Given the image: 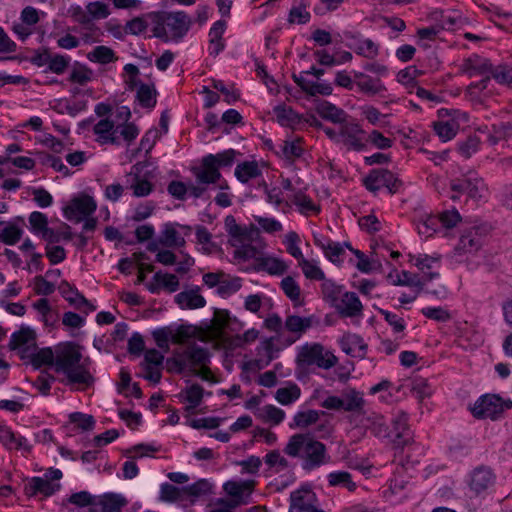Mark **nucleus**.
Masks as SVG:
<instances>
[{"label": "nucleus", "mask_w": 512, "mask_h": 512, "mask_svg": "<svg viewBox=\"0 0 512 512\" xmlns=\"http://www.w3.org/2000/svg\"><path fill=\"white\" fill-rule=\"evenodd\" d=\"M334 307L342 317H357L362 314L363 310L362 303L354 292L341 294Z\"/></svg>", "instance_id": "9"}, {"label": "nucleus", "mask_w": 512, "mask_h": 512, "mask_svg": "<svg viewBox=\"0 0 512 512\" xmlns=\"http://www.w3.org/2000/svg\"><path fill=\"white\" fill-rule=\"evenodd\" d=\"M261 175V170L256 161H245L236 166L235 176L242 182L247 183L250 179Z\"/></svg>", "instance_id": "25"}, {"label": "nucleus", "mask_w": 512, "mask_h": 512, "mask_svg": "<svg viewBox=\"0 0 512 512\" xmlns=\"http://www.w3.org/2000/svg\"><path fill=\"white\" fill-rule=\"evenodd\" d=\"M241 288V279L238 277L228 279L227 276L223 277L218 288L217 293L222 296H228L237 292Z\"/></svg>", "instance_id": "48"}, {"label": "nucleus", "mask_w": 512, "mask_h": 512, "mask_svg": "<svg viewBox=\"0 0 512 512\" xmlns=\"http://www.w3.org/2000/svg\"><path fill=\"white\" fill-rule=\"evenodd\" d=\"M157 91L154 85L140 83L136 93V99L144 108H153L156 105Z\"/></svg>", "instance_id": "26"}, {"label": "nucleus", "mask_w": 512, "mask_h": 512, "mask_svg": "<svg viewBox=\"0 0 512 512\" xmlns=\"http://www.w3.org/2000/svg\"><path fill=\"white\" fill-rule=\"evenodd\" d=\"M196 336V330L192 325H179L176 328L172 326V343L184 344L190 338Z\"/></svg>", "instance_id": "41"}, {"label": "nucleus", "mask_w": 512, "mask_h": 512, "mask_svg": "<svg viewBox=\"0 0 512 512\" xmlns=\"http://www.w3.org/2000/svg\"><path fill=\"white\" fill-rule=\"evenodd\" d=\"M280 286L285 295L295 303L300 304L301 290L299 285L296 283L293 277L286 276L282 279Z\"/></svg>", "instance_id": "39"}, {"label": "nucleus", "mask_w": 512, "mask_h": 512, "mask_svg": "<svg viewBox=\"0 0 512 512\" xmlns=\"http://www.w3.org/2000/svg\"><path fill=\"white\" fill-rule=\"evenodd\" d=\"M202 169L195 168L194 174L200 184H214L221 178V173L217 167H214L210 162L203 158Z\"/></svg>", "instance_id": "21"}, {"label": "nucleus", "mask_w": 512, "mask_h": 512, "mask_svg": "<svg viewBox=\"0 0 512 512\" xmlns=\"http://www.w3.org/2000/svg\"><path fill=\"white\" fill-rule=\"evenodd\" d=\"M339 135L344 138V144L355 151H362L365 144L359 135L364 134V131L357 123L347 122L346 120L340 124Z\"/></svg>", "instance_id": "10"}, {"label": "nucleus", "mask_w": 512, "mask_h": 512, "mask_svg": "<svg viewBox=\"0 0 512 512\" xmlns=\"http://www.w3.org/2000/svg\"><path fill=\"white\" fill-rule=\"evenodd\" d=\"M87 11L89 16L94 19H104L110 14L108 5L102 2H91L87 5Z\"/></svg>", "instance_id": "63"}, {"label": "nucleus", "mask_w": 512, "mask_h": 512, "mask_svg": "<svg viewBox=\"0 0 512 512\" xmlns=\"http://www.w3.org/2000/svg\"><path fill=\"white\" fill-rule=\"evenodd\" d=\"M278 122L282 125L293 126L300 124L303 116L296 113L292 108L285 105H278L274 108Z\"/></svg>", "instance_id": "27"}, {"label": "nucleus", "mask_w": 512, "mask_h": 512, "mask_svg": "<svg viewBox=\"0 0 512 512\" xmlns=\"http://www.w3.org/2000/svg\"><path fill=\"white\" fill-rule=\"evenodd\" d=\"M187 366H206L210 362V352L207 348L198 346L196 343H189L185 349Z\"/></svg>", "instance_id": "16"}, {"label": "nucleus", "mask_w": 512, "mask_h": 512, "mask_svg": "<svg viewBox=\"0 0 512 512\" xmlns=\"http://www.w3.org/2000/svg\"><path fill=\"white\" fill-rule=\"evenodd\" d=\"M183 488H178L169 483H163L160 489V500L164 502H174L181 498Z\"/></svg>", "instance_id": "53"}, {"label": "nucleus", "mask_w": 512, "mask_h": 512, "mask_svg": "<svg viewBox=\"0 0 512 512\" xmlns=\"http://www.w3.org/2000/svg\"><path fill=\"white\" fill-rule=\"evenodd\" d=\"M340 344L342 350L348 355H352L356 347L362 351L367 349V345L364 344L363 339L357 334H345L342 337Z\"/></svg>", "instance_id": "35"}, {"label": "nucleus", "mask_w": 512, "mask_h": 512, "mask_svg": "<svg viewBox=\"0 0 512 512\" xmlns=\"http://www.w3.org/2000/svg\"><path fill=\"white\" fill-rule=\"evenodd\" d=\"M355 52L368 59L375 58L379 53V47L371 39L359 41L355 48Z\"/></svg>", "instance_id": "50"}, {"label": "nucleus", "mask_w": 512, "mask_h": 512, "mask_svg": "<svg viewBox=\"0 0 512 512\" xmlns=\"http://www.w3.org/2000/svg\"><path fill=\"white\" fill-rule=\"evenodd\" d=\"M361 424L371 433L378 438L389 437V427L381 415H364L361 420Z\"/></svg>", "instance_id": "15"}, {"label": "nucleus", "mask_w": 512, "mask_h": 512, "mask_svg": "<svg viewBox=\"0 0 512 512\" xmlns=\"http://www.w3.org/2000/svg\"><path fill=\"white\" fill-rule=\"evenodd\" d=\"M150 17L155 24L152 29L153 37L163 42L180 41L189 31L190 17L182 11L179 12H154Z\"/></svg>", "instance_id": "2"}, {"label": "nucleus", "mask_w": 512, "mask_h": 512, "mask_svg": "<svg viewBox=\"0 0 512 512\" xmlns=\"http://www.w3.org/2000/svg\"><path fill=\"white\" fill-rule=\"evenodd\" d=\"M88 57L90 60L97 61L101 64H107L116 59L114 51L107 46L95 47L94 50L89 53Z\"/></svg>", "instance_id": "47"}, {"label": "nucleus", "mask_w": 512, "mask_h": 512, "mask_svg": "<svg viewBox=\"0 0 512 512\" xmlns=\"http://www.w3.org/2000/svg\"><path fill=\"white\" fill-rule=\"evenodd\" d=\"M479 143V138L476 135H471L459 144V151L465 158H470L478 150Z\"/></svg>", "instance_id": "62"}, {"label": "nucleus", "mask_w": 512, "mask_h": 512, "mask_svg": "<svg viewBox=\"0 0 512 512\" xmlns=\"http://www.w3.org/2000/svg\"><path fill=\"white\" fill-rule=\"evenodd\" d=\"M127 504V500L119 494H106L101 500L102 512H121L122 507Z\"/></svg>", "instance_id": "32"}, {"label": "nucleus", "mask_w": 512, "mask_h": 512, "mask_svg": "<svg viewBox=\"0 0 512 512\" xmlns=\"http://www.w3.org/2000/svg\"><path fill=\"white\" fill-rule=\"evenodd\" d=\"M474 417L478 419H498L503 413L502 399L495 394L481 396L471 409Z\"/></svg>", "instance_id": "6"}, {"label": "nucleus", "mask_w": 512, "mask_h": 512, "mask_svg": "<svg viewBox=\"0 0 512 512\" xmlns=\"http://www.w3.org/2000/svg\"><path fill=\"white\" fill-rule=\"evenodd\" d=\"M35 339V332L29 327H21V329L17 332H14L11 335V339L9 342V349L16 350L22 345L29 343L30 341Z\"/></svg>", "instance_id": "33"}, {"label": "nucleus", "mask_w": 512, "mask_h": 512, "mask_svg": "<svg viewBox=\"0 0 512 512\" xmlns=\"http://www.w3.org/2000/svg\"><path fill=\"white\" fill-rule=\"evenodd\" d=\"M322 292L325 299L329 300L334 306V304L339 300V297L342 294V287L336 285L330 279H324L322 283Z\"/></svg>", "instance_id": "49"}, {"label": "nucleus", "mask_w": 512, "mask_h": 512, "mask_svg": "<svg viewBox=\"0 0 512 512\" xmlns=\"http://www.w3.org/2000/svg\"><path fill=\"white\" fill-rule=\"evenodd\" d=\"M328 481L331 486H343L349 491L356 489V484L352 481V476L347 471L332 472L328 475Z\"/></svg>", "instance_id": "40"}, {"label": "nucleus", "mask_w": 512, "mask_h": 512, "mask_svg": "<svg viewBox=\"0 0 512 512\" xmlns=\"http://www.w3.org/2000/svg\"><path fill=\"white\" fill-rule=\"evenodd\" d=\"M493 65L486 59L481 60L479 62H473L472 60H467L465 63V71L470 75H484L490 74L492 71Z\"/></svg>", "instance_id": "46"}, {"label": "nucleus", "mask_w": 512, "mask_h": 512, "mask_svg": "<svg viewBox=\"0 0 512 512\" xmlns=\"http://www.w3.org/2000/svg\"><path fill=\"white\" fill-rule=\"evenodd\" d=\"M254 485V480L228 481L223 488L232 498L247 500L254 489Z\"/></svg>", "instance_id": "17"}, {"label": "nucleus", "mask_w": 512, "mask_h": 512, "mask_svg": "<svg viewBox=\"0 0 512 512\" xmlns=\"http://www.w3.org/2000/svg\"><path fill=\"white\" fill-rule=\"evenodd\" d=\"M480 185H483L479 179L466 178L464 180L452 181L451 189L455 192H466L471 198L481 197Z\"/></svg>", "instance_id": "22"}, {"label": "nucleus", "mask_w": 512, "mask_h": 512, "mask_svg": "<svg viewBox=\"0 0 512 512\" xmlns=\"http://www.w3.org/2000/svg\"><path fill=\"white\" fill-rule=\"evenodd\" d=\"M56 356L52 348H42L31 356V364L36 368H40L42 365H55Z\"/></svg>", "instance_id": "38"}, {"label": "nucleus", "mask_w": 512, "mask_h": 512, "mask_svg": "<svg viewBox=\"0 0 512 512\" xmlns=\"http://www.w3.org/2000/svg\"><path fill=\"white\" fill-rule=\"evenodd\" d=\"M236 155L235 150L229 149L217 155L209 154L204 158L207 160V164L210 162L214 167L219 168L220 166H229L233 163Z\"/></svg>", "instance_id": "43"}, {"label": "nucleus", "mask_w": 512, "mask_h": 512, "mask_svg": "<svg viewBox=\"0 0 512 512\" xmlns=\"http://www.w3.org/2000/svg\"><path fill=\"white\" fill-rule=\"evenodd\" d=\"M29 223L36 234H41L48 227V218L45 214L34 211L29 216Z\"/></svg>", "instance_id": "57"}, {"label": "nucleus", "mask_w": 512, "mask_h": 512, "mask_svg": "<svg viewBox=\"0 0 512 512\" xmlns=\"http://www.w3.org/2000/svg\"><path fill=\"white\" fill-rule=\"evenodd\" d=\"M23 230L14 224H8L0 232V242L6 245L16 244L22 237Z\"/></svg>", "instance_id": "44"}, {"label": "nucleus", "mask_w": 512, "mask_h": 512, "mask_svg": "<svg viewBox=\"0 0 512 512\" xmlns=\"http://www.w3.org/2000/svg\"><path fill=\"white\" fill-rule=\"evenodd\" d=\"M284 452L291 457L301 458L305 471H312L330 462L326 446L310 433L291 436Z\"/></svg>", "instance_id": "1"}, {"label": "nucleus", "mask_w": 512, "mask_h": 512, "mask_svg": "<svg viewBox=\"0 0 512 512\" xmlns=\"http://www.w3.org/2000/svg\"><path fill=\"white\" fill-rule=\"evenodd\" d=\"M199 288L183 291L175 296L176 303L181 308L196 309L202 308L206 304V300L198 293Z\"/></svg>", "instance_id": "18"}, {"label": "nucleus", "mask_w": 512, "mask_h": 512, "mask_svg": "<svg viewBox=\"0 0 512 512\" xmlns=\"http://www.w3.org/2000/svg\"><path fill=\"white\" fill-rule=\"evenodd\" d=\"M71 423H74L83 431H90L94 428L95 419L92 415L74 412L69 415Z\"/></svg>", "instance_id": "51"}, {"label": "nucleus", "mask_w": 512, "mask_h": 512, "mask_svg": "<svg viewBox=\"0 0 512 512\" xmlns=\"http://www.w3.org/2000/svg\"><path fill=\"white\" fill-rule=\"evenodd\" d=\"M185 392L186 400L190 403V407L193 409L198 407L203 398V387L195 383L188 387Z\"/></svg>", "instance_id": "58"}, {"label": "nucleus", "mask_w": 512, "mask_h": 512, "mask_svg": "<svg viewBox=\"0 0 512 512\" xmlns=\"http://www.w3.org/2000/svg\"><path fill=\"white\" fill-rule=\"evenodd\" d=\"M69 66V58L60 55H50V60L48 62V70L55 74H62L66 68Z\"/></svg>", "instance_id": "59"}, {"label": "nucleus", "mask_w": 512, "mask_h": 512, "mask_svg": "<svg viewBox=\"0 0 512 512\" xmlns=\"http://www.w3.org/2000/svg\"><path fill=\"white\" fill-rule=\"evenodd\" d=\"M358 77H360L361 80L357 81L356 85L361 92L368 95H375L384 90V86L379 79H374L362 73Z\"/></svg>", "instance_id": "29"}, {"label": "nucleus", "mask_w": 512, "mask_h": 512, "mask_svg": "<svg viewBox=\"0 0 512 512\" xmlns=\"http://www.w3.org/2000/svg\"><path fill=\"white\" fill-rule=\"evenodd\" d=\"M82 354L78 346L72 342L66 343L57 351L55 370L63 372L69 382L90 385L94 378L89 371L80 364Z\"/></svg>", "instance_id": "3"}, {"label": "nucleus", "mask_w": 512, "mask_h": 512, "mask_svg": "<svg viewBox=\"0 0 512 512\" xmlns=\"http://www.w3.org/2000/svg\"><path fill=\"white\" fill-rule=\"evenodd\" d=\"M421 312L427 318L438 322H447L451 318L450 313L442 307H426Z\"/></svg>", "instance_id": "60"}, {"label": "nucleus", "mask_w": 512, "mask_h": 512, "mask_svg": "<svg viewBox=\"0 0 512 512\" xmlns=\"http://www.w3.org/2000/svg\"><path fill=\"white\" fill-rule=\"evenodd\" d=\"M292 201L299 207L301 213L306 214L310 211H319V208L313 203V201L301 191L295 193Z\"/></svg>", "instance_id": "54"}, {"label": "nucleus", "mask_w": 512, "mask_h": 512, "mask_svg": "<svg viewBox=\"0 0 512 512\" xmlns=\"http://www.w3.org/2000/svg\"><path fill=\"white\" fill-rule=\"evenodd\" d=\"M152 336L158 347H166V343L172 342V326H165L152 331Z\"/></svg>", "instance_id": "64"}, {"label": "nucleus", "mask_w": 512, "mask_h": 512, "mask_svg": "<svg viewBox=\"0 0 512 512\" xmlns=\"http://www.w3.org/2000/svg\"><path fill=\"white\" fill-rule=\"evenodd\" d=\"M97 208L94 199L89 195L74 197L70 204L63 209L64 216L75 222H81L83 217L92 215Z\"/></svg>", "instance_id": "7"}, {"label": "nucleus", "mask_w": 512, "mask_h": 512, "mask_svg": "<svg viewBox=\"0 0 512 512\" xmlns=\"http://www.w3.org/2000/svg\"><path fill=\"white\" fill-rule=\"evenodd\" d=\"M320 412L316 410L300 411L295 414L293 418V424H290L291 428H306L318 421Z\"/></svg>", "instance_id": "31"}, {"label": "nucleus", "mask_w": 512, "mask_h": 512, "mask_svg": "<svg viewBox=\"0 0 512 512\" xmlns=\"http://www.w3.org/2000/svg\"><path fill=\"white\" fill-rule=\"evenodd\" d=\"M139 174V164H136L132 167V171L129 174L133 177V182L131 183L130 188L133 190V195L135 197H144L152 192L153 186L149 181L140 179Z\"/></svg>", "instance_id": "24"}, {"label": "nucleus", "mask_w": 512, "mask_h": 512, "mask_svg": "<svg viewBox=\"0 0 512 512\" xmlns=\"http://www.w3.org/2000/svg\"><path fill=\"white\" fill-rule=\"evenodd\" d=\"M315 110L323 119L335 124H342L347 119L344 110L326 100H317Z\"/></svg>", "instance_id": "12"}, {"label": "nucleus", "mask_w": 512, "mask_h": 512, "mask_svg": "<svg viewBox=\"0 0 512 512\" xmlns=\"http://www.w3.org/2000/svg\"><path fill=\"white\" fill-rule=\"evenodd\" d=\"M301 391L296 384L288 387L279 388L276 391L275 398L282 405H289L300 397Z\"/></svg>", "instance_id": "34"}, {"label": "nucleus", "mask_w": 512, "mask_h": 512, "mask_svg": "<svg viewBox=\"0 0 512 512\" xmlns=\"http://www.w3.org/2000/svg\"><path fill=\"white\" fill-rule=\"evenodd\" d=\"M256 271H266L270 275H283L288 266L284 261L272 257H259L254 267Z\"/></svg>", "instance_id": "19"}, {"label": "nucleus", "mask_w": 512, "mask_h": 512, "mask_svg": "<svg viewBox=\"0 0 512 512\" xmlns=\"http://www.w3.org/2000/svg\"><path fill=\"white\" fill-rule=\"evenodd\" d=\"M153 280L160 283L168 292H175L179 289V280L174 274L156 272L153 276Z\"/></svg>", "instance_id": "45"}, {"label": "nucleus", "mask_w": 512, "mask_h": 512, "mask_svg": "<svg viewBox=\"0 0 512 512\" xmlns=\"http://www.w3.org/2000/svg\"><path fill=\"white\" fill-rule=\"evenodd\" d=\"M258 417L265 422H272L273 424L278 425L283 421L285 412L273 405H265L259 410Z\"/></svg>", "instance_id": "36"}, {"label": "nucleus", "mask_w": 512, "mask_h": 512, "mask_svg": "<svg viewBox=\"0 0 512 512\" xmlns=\"http://www.w3.org/2000/svg\"><path fill=\"white\" fill-rule=\"evenodd\" d=\"M481 246V238L478 235L477 231L470 230L467 233H464L459 241V247L464 252H475Z\"/></svg>", "instance_id": "37"}, {"label": "nucleus", "mask_w": 512, "mask_h": 512, "mask_svg": "<svg viewBox=\"0 0 512 512\" xmlns=\"http://www.w3.org/2000/svg\"><path fill=\"white\" fill-rule=\"evenodd\" d=\"M364 185L370 192L376 193L381 187H386L390 194L398 192L402 181L390 170L373 169L363 180Z\"/></svg>", "instance_id": "5"}, {"label": "nucleus", "mask_w": 512, "mask_h": 512, "mask_svg": "<svg viewBox=\"0 0 512 512\" xmlns=\"http://www.w3.org/2000/svg\"><path fill=\"white\" fill-rule=\"evenodd\" d=\"M299 265L302 267L306 278L322 281L325 279L323 271L317 265L312 264L307 259L302 258V260L299 261Z\"/></svg>", "instance_id": "56"}, {"label": "nucleus", "mask_w": 512, "mask_h": 512, "mask_svg": "<svg viewBox=\"0 0 512 512\" xmlns=\"http://www.w3.org/2000/svg\"><path fill=\"white\" fill-rule=\"evenodd\" d=\"M92 76L93 71L90 68L86 67L85 65L76 63L69 76V81L80 85H85L87 82L91 81Z\"/></svg>", "instance_id": "42"}, {"label": "nucleus", "mask_w": 512, "mask_h": 512, "mask_svg": "<svg viewBox=\"0 0 512 512\" xmlns=\"http://www.w3.org/2000/svg\"><path fill=\"white\" fill-rule=\"evenodd\" d=\"M158 243L166 247H181L185 244V240L179 236L172 224H165Z\"/></svg>", "instance_id": "28"}, {"label": "nucleus", "mask_w": 512, "mask_h": 512, "mask_svg": "<svg viewBox=\"0 0 512 512\" xmlns=\"http://www.w3.org/2000/svg\"><path fill=\"white\" fill-rule=\"evenodd\" d=\"M342 401L344 403L343 409L349 412H356L362 417L365 415L363 410L365 405V400L362 397V394L354 389H350L346 391L342 396Z\"/></svg>", "instance_id": "20"}, {"label": "nucleus", "mask_w": 512, "mask_h": 512, "mask_svg": "<svg viewBox=\"0 0 512 512\" xmlns=\"http://www.w3.org/2000/svg\"><path fill=\"white\" fill-rule=\"evenodd\" d=\"M59 291L61 295L73 305L76 309H80L81 306L89 305V301L77 290V288L71 286L67 281H62L59 285Z\"/></svg>", "instance_id": "23"}, {"label": "nucleus", "mask_w": 512, "mask_h": 512, "mask_svg": "<svg viewBox=\"0 0 512 512\" xmlns=\"http://www.w3.org/2000/svg\"><path fill=\"white\" fill-rule=\"evenodd\" d=\"M312 317L290 315L286 318L285 328L292 333H303L312 326Z\"/></svg>", "instance_id": "30"}, {"label": "nucleus", "mask_w": 512, "mask_h": 512, "mask_svg": "<svg viewBox=\"0 0 512 512\" xmlns=\"http://www.w3.org/2000/svg\"><path fill=\"white\" fill-rule=\"evenodd\" d=\"M299 365H317L319 368L330 369L337 363V358L331 352H324L321 344L304 345L297 357Z\"/></svg>", "instance_id": "4"}, {"label": "nucleus", "mask_w": 512, "mask_h": 512, "mask_svg": "<svg viewBox=\"0 0 512 512\" xmlns=\"http://www.w3.org/2000/svg\"><path fill=\"white\" fill-rule=\"evenodd\" d=\"M211 484L206 479H200L197 482L183 488V492L190 496L200 497L211 492Z\"/></svg>", "instance_id": "52"}, {"label": "nucleus", "mask_w": 512, "mask_h": 512, "mask_svg": "<svg viewBox=\"0 0 512 512\" xmlns=\"http://www.w3.org/2000/svg\"><path fill=\"white\" fill-rule=\"evenodd\" d=\"M93 130L98 135V141L101 144H119V137L116 135L117 129L113 121L102 119L94 126Z\"/></svg>", "instance_id": "14"}, {"label": "nucleus", "mask_w": 512, "mask_h": 512, "mask_svg": "<svg viewBox=\"0 0 512 512\" xmlns=\"http://www.w3.org/2000/svg\"><path fill=\"white\" fill-rule=\"evenodd\" d=\"M496 476L488 466L476 467L470 474L469 487L475 494H480L495 484Z\"/></svg>", "instance_id": "8"}, {"label": "nucleus", "mask_w": 512, "mask_h": 512, "mask_svg": "<svg viewBox=\"0 0 512 512\" xmlns=\"http://www.w3.org/2000/svg\"><path fill=\"white\" fill-rule=\"evenodd\" d=\"M59 489L60 484L52 483L48 479L42 477H33L24 486L25 495L28 497H33L37 494L49 497Z\"/></svg>", "instance_id": "11"}, {"label": "nucleus", "mask_w": 512, "mask_h": 512, "mask_svg": "<svg viewBox=\"0 0 512 512\" xmlns=\"http://www.w3.org/2000/svg\"><path fill=\"white\" fill-rule=\"evenodd\" d=\"M407 421L408 415L403 411L399 412L393 420L395 432V439L393 441L396 446H404L412 439Z\"/></svg>", "instance_id": "13"}, {"label": "nucleus", "mask_w": 512, "mask_h": 512, "mask_svg": "<svg viewBox=\"0 0 512 512\" xmlns=\"http://www.w3.org/2000/svg\"><path fill=\"white\" fill-rule=\"evenodd\" d=\"M425 279L421 280L416 276H412L409 272L403 271L402 277L400 275H396V279L393 280V285L397 286H414L418 287L419 291L423 289L425 284Z\"/></svg>", "instance_id": "55"}, {"label": "nucleus", "mask_w": 512, "mask_h": 512, "mask_svg": "<svg viewBox=\"0 0 512 512\" xmlns=\"http://www.w3.org/2000/svg\"><path fill=\"white\" fill-rule=\"evenodd\" d=\"M434 130L443 141L451 140L456 135L455 125L449 122H436Z\"/></svg>", "instance_id": "61"}]
</instances>
